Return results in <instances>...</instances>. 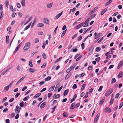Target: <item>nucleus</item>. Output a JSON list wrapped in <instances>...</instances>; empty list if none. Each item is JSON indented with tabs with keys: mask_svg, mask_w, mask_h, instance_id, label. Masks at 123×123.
Returning <instances> with one entry per match:
<instances>
[{
	"mask_svg": "<svg viewBox=\"0 0 123 123\" xmlns=\"http://www.w3.org/2000/svg\"><path fill=\"white\" fill-rule=\"evenodd\" d=\"M113 89L112 88H110L106 92L105 95L106 97L109 96L113 92Z\"/></svg>",
	"mask_w": 123,
	"mask_h": 123,
	"instance_id": "1",
	"label": "nucleus"
},
{
	"mask_svg": "<svg viewBox=\"0 0 123 123\" xmlns=\"http://www.w3.org/2000/svg\"><path fill=\"white\" fill-rule=\"evenodd\" d=\"M30 46V42H28L26 43L25 45V46L23 48V49L24 50H26L29 49Z\"/></svg>",
	"mask_w": 123,
	"mask_h": 123,
	"instance_id": "2",
	"label": "nucleus"
},
{
	"mask_svg": "<svg viewBox=\"0 0 123 123\" xmlns=\"http://www.w3.org/2000/svg\"><path fill=\"white\" fill-rule=\"evenodd\" d=\"M98 7L96 6L94 8L91 12H89V15H90L93 13H94L95 11H96L98 9Z\"/></svg>",
	"mask_w": 123,
	"mask_h": 123,
	"instance_id": "3",
	"label": "nucleus"
},
{
	"mask_svg": "<svg viewBox=\"0 0 123 123\" xmlns=\"http://www.w3.org/2000/svg\"><path fill=\"white\" fill-rule=\"evenodd\" d=\"M20 111V108H19V106L17 105L15 109V112L16 113H19Z\"/></svg>",
	"mask_w": 123,
	"mask_h": 123,
	"instance_id": "4",
	"label": "nucleus"
},
{
	"mask_svg": "<svg viewBox=\"0 0 123 123\" xmlns=\"http://www.w3.org/2000/svg\"><path fill=\"white\" fill-rule=\"evenodd\" d=\"M63 11H62L61 13L58 14L55 17V19H56L60 18L62 14Z\"/></svg>",
	"mask_w": 123,
	"mask_h": 123,
	"instance_id": "5",
	"label": "nucleus"
},
{
	"mask_svg": "<svg viewBox=\"0 0 123 123\" xmlns=\"http://www.w3.org/2000/svg\"><path fill=\"white\" fill-rule=\"evenodd\" d=\"M100 114H98L96 116L94 120V123H96L97 122L98 120Z\"/></svg>",
	"mask_w": 123,
	"mask_h": 123,
	"instance_id": "6",
	"label": "nucleus"
},
{
	"mask_svg": "<svg viewBox=\"0 0 123 123\" xmlns=\"http://www.w3.org/2000/svg\"><path fill=\"white\" fill-rule=\"evenodd\" d=\"M43 21L46 24H49V19L46 18H44L43 19Z\"/></svg>",
	"mask_w": 123,
	"mask_h": 123,
	"instance_id": "7",
	"label": "nucleus"
},
{
	"mask_svg": "<svg viewBox=\"0 0 123 123\" xmlns=\"http://www.w3.org/2000/svg\"><path fill=\"white\" fill-rule=\"evenodd\" d=\"M83 24H84V23H82L77 25L75 27V29H77L80 27H82L83 26Z\"/></svg>",
	"mask_w": 123,
	"mask_h": 123,
	"instance_id": "8",
	"label": "nucleus"
},
{
	"mask_svg": "<svg viewBox=\"0 0 123 123\" xmlns=\"http://www.w3.org/2000/svg\"><path fill=\"white\" fill-rule=\"evenodd\" d=\"M21 45V44H19L16 48L14 52V53H15L18 50V49L19 48H20V46Z\"/></svg>",
	"mask_w": 123,
	"mask_h": 123,
	"instance_id": "9",
	"label": "nucleus"
},
{
	"mask_svg": "<svg viewBox=\"0 0 123 123\" xmlns=\"http://www.w3.org/2000/svg\"><path fill=\"white\" fill-rule=\"evenodd\" d=\"M105 111L106 112H110L111 111V110L109 108L107 107L105 109Z\"/></svg>",
	"mask_w": 123,
	"mask_h": 123,
	"instance_id": "10",
	"label": "nucleus"
},
{
	"mask_svg": "<svg viewBox=\"0 0 123 123\" xmlns=\"http://www.w3.org/2000/svg\"><path fill=\"white\" fill-rule=\"evenodd\" d=\"M53 3H50L46 5V7L47 8H49L51 7L53 4Z\"/></svg>",
	"mask_w": 123,
	"mask_h": 123,
	"instance_id": "11",
	"label": "nucleus"
},
{
	"mask_svg": "<svg viewBox=\"0 0 123 123\" xmlns=\"http://www.w3.org/2000/svg\"><path fill=\"white\" fill-rule=\"evenodd\" d=\"M71 73H68L66 77L65 78V80H67L69 78L70 76L71 75Z\"/></svg>",
	"mask_w": 123,
	"mask_h": 123,
	"instance_id": "12",
	"label": "nucleus"
},
{
	"mask_svg": "<svg viewBox=\"0 0 123 123\" xmlns=\"http://www.w3.org/2000/svg\"><path fill=\"white\" fill-rule=\"evenodd\" d=\"M43 24L41 23H39L37 25V26L38 27H43Z\"/></svg>",
	"mask_w": 123,
	"mask_h": 123,
	"instance_id": "13",
	"label": "nucleus"
},
{
	"mask_svg": "<svg viewBox=\"0 0 123 123\" xmlns=\"http://www.w3.org/2000/svg\"><path fill=\"white\" fill-rule=\"evenodd\" d=\"M123 73L122 71H121L119 73L118 76V78H121L123 75Z\"/></svg>",
	"mask_w": 123,
	"mask_h": 123,
	"instance_id": "14",
	"label": "nucleus"
},
{
	"mask_svg": "<svg viewBox=\"0 0 123 123\" xmlns=\"http://www.w3.org/2000/svg\"><path fill=\"white\" fill-rule=\"evenodd\" d=\"M46 104V103L45 102H44L43 103H42V104L40 105V108L41 109H42L44 108Z\"/></svg>",
	"mask_w": 123,
	"mask_h": 123,
	"instance_id": "15",
	"label": "nucleus"
},
{
	"mask_svg": "<svg viewBox=\"0 0 123 123\" xmlns=\"http://www.w3.org/2000/svg\"><path fill=\"white\" fill-rule=\"evenodd\" d=\"M107 10V9L106 8L104 9L102 11H101V15H102Z\"/></svg>",
	"mask_w": 123,
	"mask_h": 123,
	"instance_id": "16",
	"label": "nucleus"
},
{
	"mask_svg": "<svg viewBox=\"0 0 123 123\" xmlns=\"http://www.w3.org/2000/svg\"><path fill=\"white\" fill-rule=\"evenodd\" d=\"M105 98H103L100 101L99 103V105H101L103 104L105 101Z\"/></svg>",
	"mask_w": 123,
	"mask_h": 123,
	"instance_id": "17",
	"label": "nucleus"
},
{
	"mask_svg": "<svg viewBox=\"0 0 123 123\" xmlns=\"http://www.w3.org/2000/svg\"><path fill=\"white\" fill-rule=\"evenodd\" d=\"M69 92V89H67L64 91V96H65L66 95H67L68 92Z\"/></svg>",
	"mask_w": 123,
	"mask_h": 123,
	"instance_id": "18",
	"label": "nucleus"
},
{
	"mask_svg": "<svg viewBox=\"0 0 123 123\" xmlns=\"http://www.w3.org/2000/svg\"><path fill=\"white\" fill-rule=\"evenodd\" d=\"M75 105V103H73L71 105V106L70 108L71 109H73L74 108H75V106L74 107V106Z\"/></svg>",
	"mask_w": 123,
	"mask_h": 123,
	"instance_id": "19",
	"label": "nucleus"
},
{
	"mask_svg": "<svg viewBox=\"0 0 123 123\" xmlns=\"http://www.w3.org/2000/svg\"><path fill=\"white\" fill-rule=\"evenodd\" d=\"M29 71L30 72V73H33L34 72H35L36 70L32 68H29L28 69Z\"/></svg>",
	"mask_w": 123,
	"mask_h": 123,
	"instance_id": "20",
	"label": "nucleus"
},
{
	"mask_svg": "<svg viewBox=\"0 0 123 123\" xmlns=\"http://www.w3.org/2000/svg\"><path fill=\"white\" fill-rule=\"evenodd\" d=\"M112 0H109L107 1L106 3L105 6H106L111 3L112 2Z\"/></svg>",
	"mask_w": 123,
	"mask_h": 123,
	"instance_id": "21",
	"label": "nucleus"
},
{
	"mask_svg": "<svg viewBox=\"0 0 123 123\" xmlns=\"http://www.w3.org/2000/svg\"><path fill=\"white\" fill-rule=\"evenodd\" d=\"M31 23H30L27 26H26L25 28L23 31H25V30H26L28 29L30 27L31 25Z\"/></svg>",
	"mask_w": 123,
	"mask_h": 123,
	"instance_id": "22",
	"label": "nucleus"
},
{
	"mask_svg": "<svg viewBox=\"0 0 123 123\" xmlns=\"http://www.w3.org/2000/svg\"><path fill=\"white\" fill-rule=\"evenodd\" d=\"M4 16L3 13L2 11H1L0 12V18H1Z\"/></svg>",
	"mask_w": 123,
	"mask_h": 123,
	"instance_id": "23",
	"label": "nucleus"
},
{
	"mask_svg": "<svg viewBox=\"0 0 123 123\" xmlns=\"http://www.w3.org/2000/svg\"><path fill=\"white\" fill-rule=\"evenodd\" d=\"M55 87V86H54L52 87H50L49 89V92H51L53 90Z\"/></svg>",
	"mask_w": 123,
	"mask_h": 123,
	"instance_id": "24",
	"label": "nucleus"
},
{
	"mask_svg": "<svg viewBox=\"0 0 123 123\" xmlns=\"http://www.w3.org/2000/svg\"><path fill=\"white\" fill-rule=\"evenodd\" d=\"M51 79V77L50 76H48L47 77L45 78L44 80L45 81L50 80Z\"/></svg>",
	"mask_w": 123,
	"mask_h": 123,
	"instance_id": "25",
	"label": "nucleus"
},
{
	"mask_svg": "<svg viewBox=\"0 0 123 123\" xmlns=\"http://www.w3.org/2000/svg\"><path fill=\"white\" fill-rule=\"evenodd\" d=\"M9 87L8 86H6L5 87L4 90L5 92L7 91L9 89Z\"/></svg>",
	"mask_w": 123,
	"mask_h": 123,
	"instance_id": "26",
	"label": "nucleus"
},
{
	"mask_svg": "<svg viewBox=\"0 0 123 123\" xmlns=\"http://www.w3.org/2000/svg\"><path fill=\"white\" fill-rule=\"evenodd\" d=\"M9 37L8 36H7L6 37V43L7 44H8L9 43Z\"/></svg>",
	"mask_w": 123,
	"mask_h": 123,
	"instance_id": "27",
	"label": "nucleus"
},
{
	"mask_svg": "<svg viewBox=\"0 0 123 123\" xmlns=\"http://www.w3.org/2000/svg\"><path fill=\"white\" fill-rule=\"evenodd\" d=\"M68 114L66 112H64L63 114V116L65 117H67L68 116Z\"/></svg>",
	"mask_w": 123,
	"mask_h": 123,
	"instance_id": "28",
	"label": "nucleus"
},
{
	"mask_svg": "<svg viewBox=\"0 0 123 123\" xmlns=\"http://www.w3.org/2000/svg\"><path fill=\"white\" fill-rule=\"evenodd\" d=\"M9 4V2L7 0H6L5 1V5L7 8H8V6Z\"/></svg>",
	"mask_w": 123,
	"mask_h": 123,
	"instance_id": "29",
	"label": "nucleus"
},
{
	"mask_svg": "<svg viewBox=\"0 0 123 123\" xmlns=\"http://www.w3.org/2000/svg\"><path fill=\"white\" fill-rule=\"evenodd\" d=\"M32 60H30L29 62V65L31 67H33V65L32 63Z\"/></svg>",
	"mask_w": 123,
	"mask_h": 123,
	"instance_id": "30",
	"label": "nucleus"
},
{
	"mask_svg": "<svg viewBox=\"0 0 123 123\" xmlns=\"http://www.w3.org/2000/svg\"><path fill=\"white\" fill-rule=\"evenodd\" d=\"M25 0H23L21 2V4L23 6H25Z\"/></svg>",
	"mask_w": 123,
	"mask_h": 123,
	"instance_id": "31",
	"label": "nucleus"
},
{
	"mask_svg": "<svg viewBox=\"0 0 123 123\" xmlns=\"http://www.w3.org/2000/svg\"><path fill=\"white\" fill-rule=\"evenodd\" d=\"M116 82V80L115 78H113L112 79V81L111 82V84H113V83H115Z\"/></svg>",
	"mask_w": 123,
	"mask_h": 123,
	"instance_id": "32",
	"label": "nucleus"
},
{
	"mask_svg": "<svg viewBox=\"0 0 123 123\" xmlns=\"http://www.w3.org/2000/svg\"><path fill=\"white\" fill-rule=\"evenodd\" d=\"M67 29L66 30L63 31V32L62 33L61 36V37H62L64 36L66 32Z\"/></svg>",
	"mask_w": 123,
	"mask_h": 123,
	"instance_id": "33",
	"label": "nucleus"
},
{
	"mask_svg": "<svg viewBox=\"0 0 123 123\" xmlns=\"http://www.w3.org/2000/svg\"><path fill=\"white\" fill-rule=\"evenodd\" d=\"M113 101H114V98H111V100L110 101V105L112 104L113 103Z\"/></svg>",
	"mask_w": 123,
	"mask_h": 123,
	"instance_id": "34",
	"label": "nucleus"
},
{
	"mask_svg": "<svg viewBox=\"0 0 123 123\" xmlns=\"http://www.w3.org/2000/svg\"><path fill=\"white\" fill-rule=\"evenodd\" d=\"M86 85V84H84L82 85L81 88V90L82 91L84 90L85 88V87Z\"/></svg>",
	"mask_w": 123,
	"mask_h": 123,
	"instance_id": "35",
	"label": "nucleus"
},
{
	"mask_svg": "<svg viewBox=\"0 0 123 123\" xmlns=\"http://www.w3.org/2000/svg\"><path fill=\"white\" fill-rule=\"evenodd\" d=\"M101 49V48L99 47H96V51L97 52H98Z\"/></svg>",
	"mask_w": 123,
	"mask_h": 123,
	"instance_id": "36",
	"label": "nucleus"
},
{
	"mask_svg": "<svg viewBox=\"0 0 123 123\" xmlns=\"http://www.w3.org/2000/svg\"><path fill=\"white\" fill-rule=\"evenodd\" d=\"M96 16V14H94L92 15L89 18L90 19H92V18H94Z\"/></svg>",
	"mask_w": 123,
	"mask_h": 123,
	"instance_id": "37",
	"label": "nucleus"
},
{
	"mask_svg": "<svg viewBox=\"0 0 123 123\" xmlns=\"http://www.w3.org/2000/svg\"><path fill=\"white\" fill-rule=\"evenodd\" d=\"M9 8L10 10L13 12V6L12 5H9Z\"/></svg>",
	"mask_w": 123,
	"mask_h": 123,
	"instance_id": "38",
	"label": "nucleus"
},
{
	"mask_svg": "<svg viewBox=\"0 0 123 123\" xmlns=\"http://www.w3.org/2000/svg\"><path fill=\"white\" fill-rule=\"evenodd\" d=\"M100 59V57H98L97 58H96L95 59V60L97 61V62H99V60Z\"/></svg>",
	"mask_w": 123,
	"mask_h": 123,
	"instance_id": "39",
	"label": "nucleus"
},
{
	"mask_svg": "<svg viewBox=\"0 0 123 123\" xmlns=\"http://www.w3.org/2000/svg\"><path fill=\"white\" fill-rule=\"evenodd\" d=\"M91 27H90L88 29L83 32V34H85L87 32L89 31L91 29Z\"/></svg>",
	"mask_w": 123,
	"mask_h": 123,
	"instance_id": "40",
	"label": "nucleus"
},
{
	"mask_svg": "<svg viewBox=\"0 0 123 123\" xmlns=\"http://www.w3.org/2000/svg\"><path fill=\"white\" fill-rule=\"evenodd\" d=\"M16 5L17 7L18 8H20L21 5L20 3H16Z\"/></svg>",
	"mask_w": 123,
	"mask_h": 123,
	"instance_id": "41",
	"label": "nucleus"
},
{
	"mask_svg": "<svg viewBox=\"0 0 123 123\" xmlns=\"http://www.w3.org/2000/svg\"><path fill=\"white\" fill-rule=\"evenodd\" d=\"M82 56V55H80L79 57L78 58L76 59V61H78L81 58Z\"/></svg>",
	"mask_w": 123,
	"mask_h": 123,
	"instance_id": "42",
	"label": "nucleus"
},
{
	"mask_svg": "<svg viewBox=\"0 0 123 123\" xmlns=\"http://www.w3.org/2000/svg\"><path fill=\"white\" fill-rule=\"evenodd\" d=\"M123 105V102H122L120 104L119 107V109H120Z\"/></svg>",
	"mask_w": 123,
	"mask_h": 123,
	"instance_id": "43",
	"label": "nucleus"
},
{
	"mask_svg": "<svg viewBox=\"0 0 123 123\" xmlns=\"http://www.w3.org/2000/svg\"><path fill=\"white\" fill-rule=\"evenodd\" d=\"M62 58V57H61L59 59H58L55 62V63H57L58 61H60L61 60V59Z\"/></svg>",
	"mask_w": 123,
	"mask_h": 123,
	"instance_id": "44",
	"label": "nucleus"
},
{
	"mask_svg": "<svg viewBox=\"0 0 123 123\" xmlns=\"http://www.w3.org/2000/svg\"><path fill=\"white\" fill-rule=\"evenodd\" d=\"M103 88V87L102 86H101L99 87V89H98V91L99 92H101L102 91V89Z\"/></svg>",
	"mask_w": 123,
	"mask_h": 123,
	"instance_id": "45",
	"label": "nucleus"
},
{
	"mask_svg": "<svg viewBox=\"0 0 123 123\" xmlns=\"http://www.w3.org/2000/svg\"><path fill=\"white\" fill-rule=\"evenodd\" d=\"M90 18H87L85 21V22L84 23V24H87V23L89 21V20Z\"/></svg>",
	"mask_w": 123,
	"mask_h": 123,
	"instance_id": "46",
	"label": "nucleus"
},
{
	"mask_svg": "<svg viewBox=\"0 0 123 123\" xmlns=\"http://www.w3.org/2000/svg\"><path fill=\"white\" fill-rule=\"evenodd\" d=\"M77 88V86L76 84H74L73 87V88L74 89H75L76 88Z\"/></svg>",
	"mask_w": 123,
	"mask_h": 123,
	"instance_id": "47",
	"label": "nucleus"
},
{
	"mask_svg": "<svg viewBox=\"0 0 123 123\" xmlns=\"http://www.w3.org/2000/svg\"><path fill=\"white\" fill-rule=\"evenodd\" d=\"M82 39V37L81 36H79L78 38V41H80V40H81V39Z\"/></svg>",
	"mask_w": 123,
	"mask_h": 123,
	"instance_id": "48",
	"label": "nucleus"
},
{
	"mask_svg": "<svg viewBox=\"0 0 123 123\" xmlns=\"http://www.w3.org/2000/svg\"><path fill=\"white\" fill-rule=\"evenodd\" d=\"M19 105L21 107H23L24 105L22 102H21L20 103Z\"/></svg>",
	"mask_w": 123,
	"mask_h": 123,
	"instance_id": "49",
	"label": "nucleus"
},
{
	"mask_svg": "<svg viewBox=\"0 0 123 123\" xmlns=\"http://www.w3.org/2000/svg\"><path fill=\"white\" fill-rule=\"evenodd\" d=\"M80 103H78L75 106V108H77L79 107L80 106Z\"/></svg>",
	"mask_w": 123,
	"mask_h": 123,
	"instance_id": "50",
	"label": "nucleus"
},
{
	"mask_svg": "<svg viewBox=\"0 0 123 123\" xmlns=\"http://www.w3.org/2000/svg\"><path fill=\"white\" fill-rule=\"evenodd\" d=\"M39 41V40L37 38H35V43H37Z\"/></svg>",
	"mask_w": 123,
	"mask_h": 123,
	"instance_id": "51",
	"label": "nucleus"
},
{
	"mask_svg": "<svg viewBox=\"0 0 123 123\" xmlns=\"http://www.w3.org/2000/svg\"><path fill=\"white\" fill-rule=\"evenodd\" d=\"M119 95H120V94L119 93H117V94H116V96L115 97V98H118V97L119 96Z\"/></svg>",
	"mask_w": 123,
	"mask_h": 123,
	"instance_id": "52",
	"label": "nucleus"
},
{
	"mask_svg": "<svg viewBox=\"0 0 123 123\" xmlns=\"http://www.w3.org/2000/svg\"><path fill=\"white\" fill-rule=\"evenodd\" d=\"M84 45H85V44L84 43H82L81 44V46L82 47V49H83L84 48Z\"/></svg>",
	"mask_w": 123,
	"mask_h": 123,
	"instance_id": "53",
	"label": "nucleus"
},
{
	"mask_svg": "<svg viewBox=\"0 0 123 123\" xmlns=\"http://www.w3.org/2000/svg\"><path fill=\"white\" fill-rule=\"evenodd\" d=\"M46 64L44 63L43 64V65L41 66V68H44L46 66Z\"/></svg>",
	"mask_w": 123,
	"mask_h": 123,
	"instance_id": "54",
	"label": "nucleus"
},
{
	"mask_svg": "<svg viewBox=\"0 0 123 123\" xmlns=\"http://www.w3.org/2000/svg\"><path fill=\"white\" fill-rule=\"evenodd\" d=\"M27 88V87L26 86H24L22 89V91H24L25 89Z\"/></svg>",
	"mask_w": 123,
	"mask_h": 123,
	"instance_id": "55",
	"label": "nucleus"
},
{
	"mask_svg": "<svg viewBox=\"0 0 123 123\" xmlns=\"http://www.w3.org/2000/svg\"><path fill=\"white\" fill-rule=\"evenodd\" d=\"M20 93H17L15 95V97L16 98H17L19 96Z\"/></svg>",
	"mask_w": 123,
	"mask_h": 123,
	"instance_id": "56",
	"label": "nucleus"
},
{
	"mask_svg": "<svg viewBox=\"0 0 123 123\" xmlns=\"http://www.w3.org/2000/svg\"><path fill=\"white\" fill-rule=\"evenodd\" d=\"M60 94H57L55 96V98H58L60 97Z\"/></svg>",
	"mask_w": 123,
	"mask_h": 123,
	"instance_id": "57",
	"label": "nucleus"
},
{
	"mask_svg": "<svg viewBox=\"0 0 123 123\" xmlns=\"http://www.w3.org/2000/svg\"><path fill=\"white\" fill-rule=\"evenodd\" d=\"M80 55V54H77L75 56L74 59H75L77 58Z\"/></svg>",
	"mask_w": 123,
	"mask_h": 123,
	"instance_id": "58",
	"label": "nucleus"
},
{
	"mask_svg": "<svg viewBox=\"0 0 123 123\" xmlns=\"http://www.w3.org/2000/svg\"><path fill=\"white\" fill-rule=\"evenodd\" d=\"M42 56L44 59H46V56L45 54L44 53H43L42 54Z\"/></svg>",
	"mask_w": 123,
	"mask_h": 123,
	"instance_id": "59",
	"label": "nucleus"
},
{
	"mask_svg": "<svg viewBox=\"0 0 123 123\" xmlns=\"http://www.w3.org/2000/svg\"><path fill=\"white\" fill-rule=\"evenodd\" d=\"M25 76H24L21 78L19 80H20L21 81H22L24 80V79L25 78Z\"/></svg>",
	"mask_w": 123,
	"mask_h": 123,
	"instance_id": "60",
	"label": "nucleus"
},
{
	"mask_svg": "<svg viewBox=\"0 0 123 123\" xmlns=\"http://www.w3.org/2000/svg\"><path fill=\"white\" fill-rule=\"evenodd\" d=\"M114 65H110L109 68V69H111L112 68H113L114 67Z\"/></svg>",
	"mask_w": 123,
	"mask_h": 123,
	"instance_id": "61",
	"label": "nucleus"
},
{
	"mask_svg": "<svg viewBox=\"0 0 123 123\" xmlns=\"http://www.w3.org/2000/svg\"><path fill=\"white\" fill-rule=\"evenodd\" d=\"M122 7L123 6L122 5H119L118 6V7L120 9H121L122 8Z\"/></svg>",
	"mask_w": 123,
	"mask_h": 123,
	"instance_id": "62",
	"label": "nucleus"
},
{
	"mask_svg": "<svg viewBox=\"0 0 123 123\" xmlns=\"http://www.w3.org/2000/svg\"><path fill=\"white\" fill-rule=\"evenodd\" d=\"M16 14V13H15L14 12V13H13L12 14V18L14 17L15 16Z\"/></svg>",
	"mask_w": 123,
	"mask_h": 123,
	"instance_id": "63",
	"label": "nucleus"
},
{
	"mask_svg": "<svg viewBox=\"0 0 123 123\" xmlns=\"http://www.w3.org/2000/svg\"><path fill=\"white\" fill-rule=\"evenodd\" d=\"M66 28V26L65 25H64L62 28V30L63 31L65 30Z\"/></svg>",
	"mask_w": 123,
	"mask_h": 123,
	"instance_id": "64",
	"label": "nucleus"
}]
</instances>
